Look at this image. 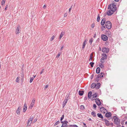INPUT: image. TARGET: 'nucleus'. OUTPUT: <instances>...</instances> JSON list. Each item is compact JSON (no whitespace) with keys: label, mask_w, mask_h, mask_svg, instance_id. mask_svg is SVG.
<instances>
[{"label":"nucleus","mask_w":127,"mask_h":127,"mask_svg":"<svg viewBox=\"0 0 127 127\" xmlns=\"http://www.w3.org/2000/svg\"><path fill=\"white\" fill-rule=\"evenodd\" d=\"M108 9H110L113 11L114 12L116 10V7L114 3L111 4L109 5H108Z\"/></svg>","instance_id":"1"},{"label":"nucleus","mask_w":127,"mask_h":127,"mask_svg":"<svg viewBox=\"0 0 127 127\" xmlns=\"http://www.w3.org/2000/svg\"><path fill=\"white\" fill-rule=\"evenodd\" d=\"M105 26L106 28L108 29H110L112 28V24L109 21H107L105 22Z\"/></svg>","instance_id":"2"},{"label":"nucleus","mask_w":127,"mask_h":127,"mask_svg":"<svg viewBox=\"0 0 127 127\" xmlns=\"http://www.w3.org/2000/svg\"><path fill=\"white\" fill-rule=\"evenodd\" d=\"M113 118L114 119V122L115 124L118 125L120 124V120H119L116 116H114Z\"/></svg>","instance_id":"3"},{"label":"nucleus","mask_w":127,"mask_h":127,"mask_svg":"<svg viewBox=\"0 0 127 127\" xmlns=\"http://www.w3.org/2000/svg\"><path fill=\"white\" fill-rule=\"evenodd\" d=\"M102 51L103 52L107 53L109 52V50L108 48L103 47L102 49Z\"/></svg>","instance_id":"4"},{"label":"nucleus","mask_w":127,"mask_h":127,"mask_svg":"<svg viewBox=\"0 0 127 127\" xmlns=\"http://www.w3.org/2000/svg\"><path fill=\"white\" fill-rule=\"evenodd\" d=\"M101 38L104 41L107 40H108V37L104 34H102L101 35Z\"/></svg>","instance_id":"5"},{"label":"nucleus","mask_w":127,"mask_h":127,"mask_svg":"<svg viewBox=\"0 0 127 127\" xmlns=\"http://www.w3.org/2000/svg\"><path fill=\"white\" fill-rule=\"evenodd\" d=\"M95 100L96 103L97 105L99 106L101 105V102L99 99L96 98L95 99Z\"/></svg>","instance_id":"6"},{"label":"nucleus","mask_w":127,"mask_h":127,"mask_svg":"<svg viewBox=\"0 0 127 127\" xmlns=\"http://www.w3.org/2000/svg\"><path fill=\"white\" fill-rule=\"evenodd\" d=\"M35 101V98H33V99L32 100V102L30 105V107L31 108H32V107H33L34 103Z\"/></svg>","instance_id":"7"},{"label":"nucleus","mask_w":127,"mask_h":127,"mask_svg":"<svg viewBox=\"0 0 127 127\" xmlns=\"http://www.w3.org/2000/svg\"><path fill=\"white\" fill-rule=\"evenodd\" d=\"M68 121H64V123H63L61 127H67Z\"/></svg>","instance_id":"8"},{"label":"nucleus","mask_w":127,"mask_h":127,"mask_svg":"<svg viewBox=\"0 0 127 127\" xmlns=\"http://www.w3.org/2000/svg\"><path fill=\"white\" fill-rule=\"evenodd\" d=\"M112 115V114L110 112H108L106 113L105 116L106 117L109 118L111 117Z\"/></svg>","instance_id":"9"},{"label":"nucleus","mask_w":127,"mask_h":127,"mask_svg":"<svg viewBox=\"0 0 127 127\" xmlns=\"http://www.w3.org/2000/svg\"><path fill=\"white\" fill-rule=\"evenodd\" d=\"M103 121L105 122L106 126H110V123H109V121L106 119H104L103 120Z\"/></svg>","instance_id":"10"},{"label":"nucleus","mask_w":127,"mask_h":127,"mask_svg":"<svg viewBox=\"0 0 127 127\" xmlns=\"http://www.w3.org/2000/svg\"><path fill=\"white\" fill-rule=\"evenodd\" d=\"M33 119V117L31 116L30 117V118L29 119V120L28 121V122L27 123V125H29V123L30 122H30V124L29 125L30 126V124H31V123H32V121Z\"/></svg>","instance_id":"11"},{"label":"nucleus","mask_w":127,"mask_h":127,"mask_svg":"<svg viewBox=\"0 0 127 127\" xmlns=\"http://www.w3.org/2000/svg\"><path fill=\"white\" fill-rule=\"evenodd\" d=\"M20 26L19 25H18L15 31V33L16 34H18L20 33Z\"/></svg>","instance_id":"12"},{"label":"nucleus","mask_w":127,"mask_h":127,"mask_svg":"<svg viewBox=\"0 0 127 127\" xmlns=\"http://www.w3.org/2000/svg\"><path fill=\"white\" fill-rule=\"evenodd\" d=\"M114 11H112L111 10H109L107 12V14L108 16L111 15L112 14L114 13Z\"/></svg>","instance_id":"13"},{"label":"nucleus","mask_w":127,"mask_h":127,"mask_svg":"<svg viewBox=\"0 0 127 127\" xmlns=\"http://www.w3.org/2000/svg\"><path fill=\"white\" fill-rule=\"evenodd\" d=\"M21 108L22 107L21 106H19L17 110L16 111V113L17 114L19 115L20 114V112Z\"/></svg>","instance_id":"14"},{"label":"nucleus","mask_w":127,"mask_h":127,"mask_svg":"<svg viewBox=\"0 0 127 127\" xmlns=\"http://www.w3.org/2000/svg\"><path fill=\"white\" fill-rule=\"evenodd\" d=\"M100 110L101 111L103 112L104 113H105V111H106V112H107V111L106 110L104 107H102L100 108Z\"/></svg>","instance_id":"15"},{"label":"nucleus","mask_w":127,"mask_h":127,"mask_svg":"<svg viewBox=\"0 0 127 127\" xmlns=\"http://www.w3.org/2000/svg\"><path fill=\"white\" fill-rule=\"evenodd\" d=\"M106 21V18H104L102 19L101 22V24L102 26L104 25Z\"/></svg>","instance_id":"16"},{"label":"nucleus","mask_w":127,"mask_h":127,"mask_svg":"<svg viewBox=\"0 0 127 127\" xmlns=\"http://www.w3.org/2000/svg\"><path fill=\"white\" fill-rule=\"evenodd\" d=\"M97 96V95L96 93L94 94L91 96V99L93 100L94 99V98H95Z\"/></svg>","instance_id":"17"},{"label":"nucleus","mask_w":127,"mask_h":127,"mask_svg":"<svg viewBox=\"0 0 127 127\" xmlns=\"http://www.w3.org/2000/svg\"><path fill=\"white\" fill-rule=\"evenodd\" d=\"M68 99H65L63 102V107L64 108V106L65 105L66 103H67Z\"/></svg>","instance_id":"18"},{"label":"nucleus","mask_w":127,"mask_h":127,"mask_svg":"<svg viewBox=\"0 0 127 127\" xmlns=\"http://www.w3.org/2000/svg\"><path fill=\"white\" fill-rule=\"evenodd\" d=\"M87 39H85L83 43V44L82 47V49H83L85 47V45L87 43Z\"/></svg>","instance_id":"19"},{"label":"nucleus","mask_w":127,"mask_h":127,"mask_svg":"<svg viewBox=\"0 0 127 127\" xmlns=\"http://www.w3.org/2000/svg\"><path fill=\"white\" fill-rule=\"evenodd\" d=\"M96 86H95L96 89H98L100 87V83H97L96 84Z\"/></svg>","instance_id":"20"},{"label":"nucleus","mask_w":127,"mask_h":127,"mask_svg":"<svg viewBox=\"0 0 127 127\" xmlns=\"http://www.w3.org/2000/svg\"><path fill=\"white\" fill-rule=\"evenodd\" d=\"M92 93L91 91L89 92H88V98H90L91 97V95Z\"/></svg>","instance_id":"21"},{"label":"nucleus","mask_w":127,"mask_h":127,"mask_svg":"<svg viewBox=\"0 0 127 127\" xmlns=\"http://www.w3.org/2000/svg\"><path fill=\"white\" fill-rule=\"evenodd\" d=\"M104 74V73L101 72L100 73V74H98L97 75V76L100 78H102L103 77V75Z\"/></svg>","instance_id":"22"},{"label":"nucleus","mask_w":127,"mask_h":127,"mask_svg":"<svg viewBox=\"0 0 127 127\" xmlns=\"http://www.w3.org/2000/svg\"><path fill=\"white\" fill-rule=\"evenodd\" d=\"M100 69L99 67H98L96 68V73L97 74L99 73L100 71Z\"/></svg>","instance_id":"23"},{"label":"nucleus","mask_w":127,"mask_h":127,"mask_svg":"<svg viewBox=\"0 0 127 127\" xmlns=\"http://www.w3.org/2000/svg\"><path fill=\"white\" fill-rule=\"evenodd\" d=\"M96 86V84L95 83H93L92 84L91 86V88L92 89H94L95 88V86Z\"/></svg>","instance_id":"24"},{"label":"nucleus","mask_w":127,"mask_h":127,"mask_svg":"<svg viewBox=\"0 0 127 127\" xmlns=\"http://www.w3.org/2000/svg\"><path fill=\"white\" fill-rule=\"evenodd\" d=\"M97 116L100 118H101L102 119L103 118V116L100 113H98L97 114Z\"/></svg>","instance_id":"25"},{"label":"nucleus","mask_w":127,"mask_h":127,"mask_svg":"<svg viewBox=\"0 0 127 127\" xmlns=\"http://www.w3.org/2000/svg\"><path fill=\"white\" fill-rule=\"evenodd\" d=\"M84 93V91H79V94L80 96L83 95Z\"/></svg>","instance_id":"26"},{"label":"nucleus","mask_w":127,"mask_h":127,"mask_svg":"<svg viewBox=\"0 0 127 127\" xmlns=\"http://www.w3.org/2000/svg\"><path fill=\"white\" fill-rule=\"evenodd\" d=\"M64 32H61V33L60 34V37H59V38L60 39H61L62 38V37L64 35Z\"/></svg>","instance_id":"27"},{"label":"nucleus","mask_w":127,"mask_h":127,"mask_svg":"<svg viewBox=\"0 0 127 127\" xmlns=\"http://www.w3.org/2000/svg\"><path fill=\"white\" fill-rule=\"evenodd\" d=\"M107 34L109 36H111V33L108 30V31H107Z\"/></svg>","instance_id":"28"},{"label":"nucleus","mask_w":127,"mask_h":127,"mask_svg":"<svg viewBox=\"0 0 127 127\" xmlns=\"http://www.w3.org/2000/svg\"><path fill=\"white\" fill-rule=\"evenodd\" d=\"M93 38H91L89 41V43L91 45L92 42L93 41Z\"/></svg>","instance_id":"29"},{"label":"nucleus","mask_w":127,"mask_h":127,"mask_svg":"<svg viewBox=\"0 0 127 127\" xmlns=\"http://www.w3.org/2000/svg\"><path fill=\"white\" fill-rule=\"evenodd\" d=\"M100 19V17L99 16V14H98L97 15V21L98 22H99Z\"/></svg>","instance_id":"30"},{"label":"nucleus","mask_w":127,"mask_h":127,"mask_svg":"<svg viewBox=\"0 0 127 127\" xmlns=\"http://www.w3.org/2000/svg\"><path fill=\"white\" fill-rule=\"evenodd\" d=\"M102 55L103 57L105 58H107V56L105 54L103 53L102 54Z\"/></svg>","instance_id":"31"},{"label":"nucleus","mask_w":127,"mask_h":127,"mask_svg":"<svg viewBox=\"0 0 127 127\" xmlns=\"http://www.w3.org/2000/svg\"><path fill=\"white\" fill-rule=\"evenodd\" d=\"M91 114L93 116V117H95L96 116V114L95 112H93L91 113Z\"/></svg>","instance_id":"32"},{"label":"nucleus","mask_w":127,"mask_h":127,"mask_svg":"<svg viewBox=\"0 0 127 127\" xmlns=\"http://www.w3.org/2000/svg\"><path fill=\"white\" fill-rule=\"evenodd\" d=\"M94 64V63L93 62H91L89 64L91 65V67H93V65Z\"/></svg>","instance_id":"33"},{"label":"nucleus","mask_w":127,"mask_h":127,"mask_svg":"<svg viewBox=\"0 0 127 127\" xmlns=\"http://www.w3.org/2000/svg\"><path fill=\"white\" fill-rule=\"evenodd\" d=\"M19 78H20V77H17V78L16 79V82H17V83L19 82Z\"/></svg>","instance_id":"34"},{"label":"nucleus","mask_w":127,"mask_h":127,"mask_svg":"<svg viewBox=\"0 0 127 127\" xmlns=\"http://www.w3.org/2000/svg\"><path fill=\"white\" fill-rule=\"evenodd\" d=\"M99 65V66L101 68H103L104 66L103 64H100Z\"/></svg>","instance_id":"35"},{"label":"nucleus","mask_w":127,"mask_h":127,"mask_svg":"<svg viewBox=\"0 0 127 127\" xmlns=\"http://www.w3.org/2000/svg\"><path fill=\"white\" fill-rule=\"evenodd\" d=\"M6 0H2L1 2V4L2 5H4L5 2Z\"/></svg>","instance_id":"36"},{"label":"nucleus","mask_w":127,"mask_h":127,"mask_svg":"<svg viewBox=\"0 0 127 127\" xmlns=\"http://www.w3.org/2000/svg\"><path fill=\"white\" fill-rule=\"evenodd\" d=\"M27 107H23V112H25V111H26V110L27 109Z\"/></svg>","instance_id":"37"},{"label":"nucleus","mask_w":127,"mask_h":127,"mask_svg":"<svg viewBox=\"0 0 127 127\" xmlns=\"http://www.w3.org/2000/svg\"><path fill=\"white\" fill-rule=\"evenodd\" d=\"M100 78L98 76H97V77H96V81L97 82L99 80V78Z\"/></svg>","instance_id":"38"},{"label":"nucleus","mask_w":127,"mask_h":127,"mask_svg":"<svg viewBox=\"0 0 127 127\" xmlns=\"http://www.w3.org/2000/svg\"><path fill=\"white\" fill-rule=\"evenodd\" d=\"M60 123V121H58L56 122L54 124V126H55L57 125L58 124H59Z\"/></svg>","instance_id":"39"},{"label":"nucleus","mask_w":127,"mask_h":127,"mask_svg":"<svg viewBox=\"0 0 127 127\" xmlns=\"http://www.w3.org/2000/svg\"><path fill=\"white\" fill-rule=\"evenodd\" d=\"M61 54V52L59 53L58 54V55L56 56V58H59V56H60Z\"/></svg>","instance_id":"40"},{"label":"nucleus","mask_w":127,"mask_h":127,"mask_svg":"<svg viewBox=\"0 0 127 127\" xmlns=\"http://www.w3.org/2000/svg\"><path fill=\"white\" fill-rule=\"evenodd\" d=\"M80 109L82 110H84L85 109L84 106L83 105L80 106Z\"/></svg>","instance_id":"41"},{"label":"nucleus","mask_w":127,"mask_h":127,"mask_svg":"<svg viewBox=\"0 0 127 127\" xmlns=\"http://www.w3.org/2000/svg\"><path fill=\"white\" fill-rule=\"evenodd\" d=\"M34 79V78H33V77H31L30 78V83H31L33 80Z\"/></svg>","instance_id":"42"},{"label":"nucleus","mask_w":127,"mask_h":127,"mask_svg":"<svg viewBox=\"0 0 127 127\" xmlns=\"http://www.w3.org/2000/svg\"><path fill=\"white\" fill-rule=\"evenodd\" d=\"M54 35H53L51 38V39L50 40V41H52L54 39Z\"/></svg>","instance_id":"43"},{"label":"nucleus","mask_w":127,"mask_h":127,"mask_svg":"<svg viewBox=\"0 0 127 127\" xmlns=\"http://www.w3.org/2000/svg\"><path fill=\"white\" fill-rule=\"evenodd\" d=\"M70 126L72 127H78V126L77 125H70Z\"/></svg>","instance_id":"44"},{"label":"nucleus","mask_w":127,"mask_h":127,"mask_svg":"<svg viewBox=\"0 0 127 127\" xmlns=\"http://www.w3.org/2000/svg\"><path fill=\"white\" fill-rule=\"evenodd\" d=\"M64 115H63L62 116V117L61 118V119H60L61 121H62V120L64 119Z\"/></svg>","instance_id":"45"},{"label":"nucleus","mask_w":127,"mask_h":127,"mask_svg":"<svg viewBox=\"0 0 127 127\" xmlns=\"http://www.w3.org/2000/svg\"><path fill=\"white\" fill-rule=\"evenodd\" d=\"M95 26V24L94 23L93 24L91 25V27L92 28H94Z\"/></svg>","instance_id":"46"},{"label":"nucleus","mask_w":127,"mask_h":127,"mask_svg":"<svg viewBox=\"0 0 127 127\" xmlns=\"http://www.w3.org/2000/svg\"><path fill=\"white\" fill-rule=\"evenodd\" d=\"M107 58H105L103 57L100 60L103 61L104 60H105Z\"/></svg>","instance_id":"47"},{"label":"nucleus","mask_w":127,"mask_h":127,"mask_svg":"<svg viewBox=\"0 0 127 127\" xmlns=\"http://www.w3.org/2000/svg\"><path fill=\"white\" fill-rule=\"evenodd\" d=\"M44 69H42L41 71V72H40V74H42L43 73V71H44Z\"/></svg>","instance_id":"48"},{"label":"nucleus","mask_w":127,"mask_h":127,"mask_svg":"<svg viewBox=\"0 0 127 127\" xmlns=\"http://www.w3.org/2000/svg\"><path fill=\"white\" fill-rule=\"evenodd\" d=\"M93 107L95 108L96 107V104H93Z\"/></svg>","instance_id":"49"},{"label":"nucleus","mask_w":127,"mask_h":127,"mask_svg":"<svg viewBox=\"0 0 127 127\" xmlns=\"http://www.w3.org/2000/svg\"><path fill=\"white\" fill-rule=\"evenodd\" d=\"M105 28V27L104 26H102L101 27V29L102 30H104Z\"/></svg>","instance_id":"50"},{"label":"nucleus","mask_w":127,"mask_h":127,"mask_svg":"<svg viewBox=\"0 0 127 127\" xmlns=\"http://www.w3.org/2000/svg\"><path fill=\"white\" fill-rule=\"evenodd\" d=\"M93 58L92 57H90V59H89V61H92V60Z\"/></svg>","instance_id":"51"},{"label":"nucleus","mask_w":127,"mask_h":127,"mask_svg":"<svg viewBox=\"0 0 127 127\" xmlns=\"http://www.w3.org/2000/svg\"><path fill=\"white\" fill-rule=\"evenodd\" d=\"M101 64H102L104 63V61L103 60H100Z\"/></svg>","instance_id":"52"},{"label":"nucleus","mask_w":127,"mask_h":127,"mask_svg":"<svg viewBox=\"0 0 127 127\" xmlns=\"http://www.w3.org/2000/svg\"><path fill=\"white\" fill-rule=\"evenodd\" d=\"M8 7V5H6V7L4 9V10H6Z\"/></svg>","instance_id":"53"},{"label":"nucleus","mask_w":127,"mask_h":127,"mask_svg":"<svg viewBox=\"0 0 127 127\" xmlns=\"http://www.w3.org/2000/svg\"><path fill=\"white\" fill-rule=\"evenodd\" d=\"M94 77V75L92 74L91 75V79H92Z\"/></svg>","instance_id":"54"},{"label":"nucleus","mask_w":127,"mask_h":127,"mask_svg":"<svg viewBox=\"0 0 127 127\" xmlns=\"http://www.w3.org/2000/svg\"><path fill=\"white\" fill-rule=\"evenodd\" d=\"M48 87V85H46L45 86V88L46 89Z\"/></svg>","instance_id":"55"},{"label":"nucleus","mask_w":127,"mask_h":127,"mask_svg":"<svg viewBox=\"0 0 127 127\" xmlns=\"http://www.w3.org/2000/svg\"><path fill=\"white\" fill-rule=\"evenodd\" d=\"M64 48V46H62L61 47V48L60 49V50L61 51L62 50V49H63V48Z\"/></svg>","instance_id":"56"},{"label":"nucleus","mask_w":127,"mask_h":127,"mask_svg":"<svg viewBox=\"0 0 127 127\" xmlns=\"http://www.w3.org/2000/svg\"><path fill=\"white\" fill-rule=\"evenodd\" d=\"M67 15V13H65L64 14V17H66Z\"/></svg>","instance_id":"57"},{"label":"nucleus","mask_w":127,"mask_h":127,"mask_svg":"<svg viewBox=\"0 0 127 127\" xmlns=\"http://www.w3.org/2000/svg\"><path fill=\"white\" fill-rule=\"evenodd\" d=\"M96 33H95L94 34L93 37L94 38H95L96 37Z\"/></svg>","instance_id":"58"},{"label":"nucleus","mask_w":127,"mask_h":127,"mask_svg":"<svg viewBox=\"0 0 127 127\" xmlns=\"http://www.w3.org/2000/svg\"><path fill=\"white\" fill-rule=\"evenodd\" d=\"M24 107H27V106L26 104L25 103L24 104Z\"/></svg>","instance_id":"59"},{"label":"nucleus","mask_w":127,"mask_h":127,"mask_svg":"<svg viewBox=\"0 0 127 127\" xmlns=\"http://www.w3.org/2000/svg\"><path fill=\"white\" fill-rule=\"evenodd\" d=\"M37 119H35L34 120L33 122H35L37 121Z\"/></svg>","instance_id":"60"},{"label":"nucleus","mask_w":127,"mask_h":127,"mask_svg":"<svg viewBox=\"0 0 127 127\" xmlns=\"http://www.w3.org/2000/svg\"><path fill=\"white\" fill-rule=\"evenodd\" d=\"M46 7V6L45 5H44L43 6V8H45Z\"/></svg>","instance_id":"61"},{"label":"nucleus","mask_w":127,"mask_h":127,"mask_svg":"<svg viewBox=\"0 0 127 127\" xmlns=\"http://www.w3.org/2000/svg\"><path fill=\"white\" fill-rule=\"evenodd\" d=\"M93 57V54L92 53L91 54L90 57Z\"/></svg>","instance_id":"62"},{"label":"nucleus","mask_w":127,"mask_h":127,"mask_svg":"<svg viewBox=\"0 0 127 127\" xmlns=\"http://www.w3.org/2000/svg\"><path fill=\"white\" fill-rule=\"evenodd\" d=\"M85 100H86L87 99V97L86 96H85L84 98Z\"/></svg>","instance_id":"63"},{"label":"nucleus","mask_w":127,"mask_h":127,"mask_svg":"<svg viewBox=\"0 0 127 127\" xmlns=\"http://www.w3.org/2000/svg\"><path fill=\"white\" fill-rule=\"evenodd\" d=\"M83 123V125H84V127H85V126H86L85 123Z\"/></svg>","instance_id":"64"}]
</instances>
